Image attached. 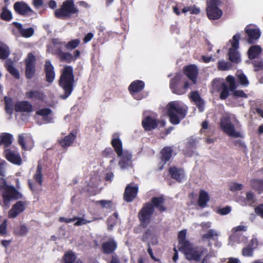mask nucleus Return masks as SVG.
<instances>
[{
  "mask_svg": "<svg viewBox=\"0 0 263 263\" xmlns=\"http://www.w3.org/2000/svg\"><path fill=\"white\" fill-rule=\"evenodd\" d=\"M165 200L163 195L153 197L150 202H146L143 205L138 214V217L142 227L146 228L149 224L155 209L160 213L167 210L166 207L164 205Z\"/></svg>",
  "mask_w": 263,
  "mask_h": 263,
  "instance_id": "nucleus-1",
  "label": "nucleus"
},
{
  "mask_svg": "<svg viewBox=\"0 0 263 263\" xmlns=\"http://www.w3.org/2000/svg\"><path fill=\"white\" fill-rule=\"evenodd\" d=\"M59 85L64 91L63 99H66L72 93L75 86L74 75L71 66L66 65L61 71Z\"/></svg>",
  "mask_w": 263,
  "mask_h": 263,
  "instance_id": "nucleus-2",
  "label": "nucleus"
},
{
  "mask_svg": "<svg viewBox=\"0 0 263 263\" xmlns=\"http://www.w3.org/2000/svg\"><path fill=\"white\" fill-rule=\"evenodd\" d=\"M0 193L3 199V206L6 209L9 208L11 200L22 199L23 195L13 186L7 184L6 181L2 179L0 181Z\"/></svg>",
  "mask_w": 263,
  "mask_h": 263,
  "instance_id": "nucleus-3",
  "label": "nucleus"
},
{
  "mask_svg": "<svg viewBox=\"0 0 263 263\" xmlns=\"http://www.w3.org/2000/svg\"><path fill=\"white\" fill-rule=\"evenodd\" d=\"M166 108L170 122L174 125L179 124L187 114V109L175 101L168 103Z\"/></svg>",
  "mask_w": 263,
  "mask_h": 263,
  "instance_id": "nucleus-4",
  "label": "nucleus"
},
{
  "mask_svg": "<svg viewBox=\"0 0 263 263\" xmlns=\"http://www.w3.org/2000/svg\"><path fill=\"white\" fill-rule=\"evenodd\" d=\"M79 12L73 0H65L63 2L61 7L55 10L54 15L57 18L66 20L70 18L73 14L78 16Z\"/></svg>",
  "mask_w": 263,
  "mask_h": 263,
  "instance_id": "nucleus-5",
  "label": "nucleus"
},
{
  "mask_svg": "<svg viewBox=\"0 0 263 263\" xmlns=\"http://www.w3.org/2000/svg\"><path fill=\"white\" fill-rule=\"evenodd\" d=\"M182 77L180 73H177L170 80V88L173 93L182 95L186 93L187 89L190 86V83L187 81H183Z\"/></svg>",
  "mask_w": 263,
  "mask_h": 263,
  "instance_id": "nucleus-6",
  "label": "nucleus"
},
{
  "mask_svg": "<svg viewBox=\"0 0 263 263\" xmlns=\"http://www.w3.org/2000/svg\"><path fill=\"white\" fill-rule=\"evenodd\" d=\"M221 4L220 0H210L206 2V14L210 20H216L220 18L222 11L218 8Z\"/></svg>",
  "mask_w": 263,
  "mask_h": 263,
  "instance_id": "nucleus-7",
  "label": "nucleus"
},
{
  "mask_svg": "<svg viewBox=\"0 0 263 263\" xmlns=\"http://www.w3.org/2000/svg\"><path fill=\"white\" fill-rule=\"evenodd\" d=\"M220 126L222 131L230 137L234 138L243 137L239 132L235 130V126L229 117L221 118Z\"/></svg>",
  "mask_w": 263,
  "mask_h": 263,
  "instance_id": "nucleus-8",
  "label": "nucleus"
},
{
  "mask_svg": "<svg viewBox=\"0 0 263 263\" xmlns=\"http://www.w3.org/2000/svg\"><path fill=\"white\" fill-rule=\"evenodd\" d=\"M240 35L239 33L235 34L232 40H230L232 47L229 50V59L233 63H238L240 62V55L237 49L239 47V41Z\"/></svg>",
  "mask_w": 263,
  "mask_h": 263,
  "instance_id": "nucleus-9",
  "label": "nucleus"
},
{
  "mask_svg": "<svg viewBox=\"0 0 263 263\" xmlns=\"http://www.w3.org/2000/svg\"><path fill=\"white\" fill-rule=\"evenodd\" d=\"M36 58L32 53H29L25 60V76L28 79H32L35 73Z\"/></svg>",
  "mask_w": 263,
  "mask_h": 263,
  "instance_id": "nucleus-10",
  "label": "nucleus"
},
{
  "mask_svg": "<svg viewBox=\"0 0 263 263\" xmlns=\"http://www.w3.org/2000/svg\"><path fill=\"white\" fill-rule=\"evenodd\" d=\"M145 87V83L141 80H135L132 82L128 86V90L132 96L136 100H139L143 98L141 95L138 94Z\"/></svg>",
  "mask_w": 263,
  "mask_h": 263,
  "instance_id": "nucleus-11",
  "label": "nucleus"
},
{
  "mask_svg": "<svg viewBox=\"0 0 263 263\" xmlns=\"http://www.w3.org/2000/svg\"><path fill=\"white\" fill-rule=\"evenodd\" d=\"M173 149L171 146H165L160 151V162L158 164V170L163 169L164 165L169 161L173 155Z\"/></svg>",
  "mask_w": 263,
  "mask_h": 263,
  "instance_id": "nucleus-12",
  "label": "nucleus"
},
{
  "mask_svg": "<svg viewBox=\"0 0 263 263\" xmlns=\"http://www.w3.org/2000/svg\"><path fill=\"white\" fill-rule=\"evenodd\" d=\"M245 32L247 37V42L250 44H253L259 39L260 36L261 32L259 29L254 28L251 25H247Z\"/></svg>",
  "mask_w": 263,
  "mask_h": 263,
  "instance_id": "nucleus-13",
  "label": "nucleus"
},
{
  "mask_svg": "<svg viewBox=\"0 0 263 263\" xmlns=\"http://www.w3.org/2000/svg\"><path fill=\"white\" fill-rule=\"evenodd\" d=\"M139 188L137 185L128 184L126 185L123 194L124 200L127 202H131L137 197Z\"/></svg>",
  "mask_w": 263,
  "mask_h": 263,
  "instance_id": "nucleus-14",
  "label": "nucleus"
},
{
  "mask_svg": "<svg viewBox=\"0 0 263 263\" xmlns=\"http://www.w3.org/2000/svg\"><path fill=\"white\" fill-rule=\"evenodd\" d=\"M181 251L184 252L185 257L187 260L196 261L200 260L203 253L202 251L198 250L197 248H191L190 246Z\"/></svg>",
  "mask_w": 263,
  "mask_h": 263,
  "instance_id": "nucleus-15",
  "label": "nucleus"
},
{
  "mask_svg": "<svg viewBox=\"0 0 263 263\" xmlns=\"http://www.w3.org/2000/svg\"><path fill=\"white\" fill-rule=\"evenodd\" d=\"M13 8L17 14L22 16H27L33 12L30 7L23 1L15 2Z\"/></svg>",
  "mask_w": 263,
  "mask_h": 263,
  "instance_id": "nucleus-16",
  "label": "nucleus"
},
{
  "mask_svg": "<svg viewBox=\"0 0 263 263\" xmlns=\"http://www.w3.org/2000/svg\"><path fill=\"white\" fill-rule=\"evenodd\" d=\"M18 144L24 151L30 150L34 145V141L32 138L26 134L19 135L17 139Z\"/></svg>",
  "mask_w": 263,
  "mask_h": 263,
  "instance_id": "nucleus-17",
  "label": "nucleus"
},
{
  "mask_svg": "<svg viewBox=\"0 0 263 263\" xmlns=\"http://www.w3.org/2000/svg\"><path fill=\"white\" fill-rule=\"evenodd\" d=\"M5 158L10 162L17 165H21L22 163V159L20 155L17 152H13L9 148L4 151Z\"/></svg>",
  "mask_w": 263,
  "mask_h": 263,
  "instance_id": "nucleus-18",
  "label": "nucleus"
},
{
  "mask_svg": "<svg viewBox=\"0 0 263 263\" xmlns=\"http://www.w3.org/2000/svg\"><path fill=\"white\" fill-rule=\"evenodd\" d=\"M26 203L23 201H18L14 204L12 208L8 212V217L10 218H14L18 214L22 213L26 208Z\"/></svg>",
  "mask_w": 263,
  "mask_h": 263,
  "instance_id": "nucleus-19",
  "label": "nucleus"
},
{
  "mask_svg": "<svg viewBox=\"0 0 263 263\" xmlns=\"http://www.w3.org/2000/svg\"><path fill=\"white\" fill-rule=\"evenodd\" d=\"M159 124V120L151 116H147L142 121V126L146 131L156 129Z\"/></svg>",
  "mask_w": 263,
  "mask_h": 263,
  "instance_id": "nucleus-20",
  "label": "nucleus"
},
{
  "mask_svg": "<svg viewBox=\"0 0 263 263\" xmlns=\"http://www.w3.org/2000/svg\"><path fill=\"white\" fill-rule=\"evenodd\" d=\"M44 72L46 81L49 83L53 82L55 79V73L53 65L49 60H46L44 65Z\"/></svg>",
  "mask_w": 263,
  "mask_h": 263,
  "instance_id": "nucleus-21",
  "label": "nucleus"
},
{
  "mask_svg": "<svg viewBox=\"0 0 263 263\" xmlns=\"http://www.w3.org/2000/svg\"><path fill=\"white\" fill-rule=\"evenodd\" d=\"M183 72L186 77L195 84L198 77V70L196 65L191 64L183 68Z\"/></svg>",
  "mask_w": 263,
  "mask_h": 263,
  "instance_id": "nucleus-22",
  "label": "nucleus"
},
{
  "mask_svg": "<svg viewBox=\"0 0 263 263\" xmlns=\"http://www.w3.org/2000/svg\"><path fill=\"white\" fill-rule=\"evenodd\" d=\"M168 172L171 178L178 182H181L184 178V172L182 168L173 166L170 167Z\"/></svg>",
  "mask_w": 263,
  "mask_h": 263,
  "instance_id": "nucleus-23",
  "label": "nucleus"
},
{
  "mask_svg": "<svg viewBox=\"0 0 263 263\" xmlns=\"http://www.w3.org/2000/svg\"><path fill=\"white\" fill-rule=\"evenodd\" d=\"M14 110L16 112H30L33 110V106L27 101H18L14 105Z\"/></svg>",
  "mask_w": 263,
  "mask_h": 263,
  "instance_id": "nucleus-24",
  "label": "nucleus"
},
{
  "mask_svg": "<svg viewBox=\"0 0 263 263\" xmlns=\"http://www.w3.org/2000/svg\"><path fill=\"white\" fill-rule=\"evenodd\" d=\"M102 252L105 254L113 253L117 248V243L113 239L105 241L102 244Z\"/></svg>",
  "mask_w": 263,
  "mask_h": 263,
  "instance_id": "nucleus-25",
  "label": "nucleus"
},
{
  "mask_svg": "<svg viewBox=\"0 0 263 263\" xmlns=\"http://www.w3.org/2000/svg\"><path fill=\"white\" fill-rule=\"evenodd\" d=\"M52 110L50 108H44L37 110L35 114L42 116L44 123L47 124L52 122L53 118L50 116Z\"/></svg>",
  "mask_w": 263,
  "mask_h": 263,
  "instance_id": "nucleus-26",
  "label": "nucleus"
},
{
  "mask_svg": "<svg viewBox=\"0 0 263 263\" xmlns=\"http://www.w3.org/2000/svg\"><path fill=\"white\" fill-rule=\"evenodd\" d=\"M13 24L18 29L21 35L24 37H30L34 34V30L32 27L24 29L23 28L22 25L18 22H13Z\"/></svg>",
  "mask_w": 263,
  "mask_h": 263,
  "instance_id": "nucleus-27",
  "label": "nucleus"
},
{
  "mask_svg": "<svg viewBox=\"0 0 263 263\" xmlns=\"http://www.w3.org/2000/svg\"><path fill=\"white\" fill-rule=\"evenodd\" d=\"M120 157L121 160L119 162V165L121 168H126L131 165L132 155L130 153L127 151L123 152Z\"/></svg>",
  "mask_w": 263,
  "mask_h": 263,
  "instance_id": "nucleus-28",
  "label": "nucleus"
},
{
  "mask_svg": "<svg viewBox=\"0 0 263 263\" xmlns=\"http://www.w3.org/2000/svg\"><path fill=\"white\" fill-rule=\"evenodd\" d=\"M186 230H182L180 231L178 235V239L179 241V250L182 251L184 249H186L190 246V242L186 239Z\"/></svg>",
  "mask_w": 263,
  "mask_h": 263,
  "instance_id": "nucleus-29",
  "label": "nucleus"
},
{
  "mask_svg": "<svg viewBox=\"0 0 263 263\" xmlns=\"http://www.w3.org/2000/svg\"><path fill=\"white\" fill-rule=\"evenodd\" d=\"M190 98L194 101L200 111H203L204 108V101L200 97L198 91H192Z\"/></svg>",
  "mask_w": 263,
  "mask_h": 263,
  "instance_id": "nucleus-30",
  "label": "nucleus"
},
{
  "mask_svg": "<svg viewBox=\"0 0 263 263\" xmlns=\"http://www.w3.org/2000/svg\"><path fill=\"white\" fill-rule=\"evenodd\" d=\"M55 54L61 62H65L67 63L73 62L72 54L69 52H63L61 48L56 49Z\"/></svg>",
  "mask_w": 263,
  "mask_h": 263,
  "instance_id": "nucleus-31",
  "label": "nucleus"
},
{
  "mask_svg": "<svg viewBox=\"0 0 263 263\" xmlns=\"http://www.w3.org/2000/svg\"><path fill=\"white\" fill-rule=\"evenodd\" d=\"M262 48L258 45H252L248 50V58L250 60L257 58L262 52Z\"/></svg>",
  "mask_w": 263,
  "mask_h": 263,
  "instance_id": "nucleus-32",
  "label": "nucleus"
},
{
  "mask_svg": "<svg viewBox=\"0 0 263 263\" xmlns=\"http://www.w3.org/2000/svg\"><path fill=\"white\" fill-rule=\"evenodd\" d=\"M76 138V135L71 133L68 135L65 136L63 139L59 141V144L63 147L70 146L74 141Z\"/></svg>",
  "mask_w": 263,
  "mask_h": 263,
  "instance_id": "nucleus-33",
  "label": "nucleus"
},
{
  "mask_svg": "<svg viewBox=\"0 0 263 263\" xmlns=\"http://www.w3.org/2000/svg\"><path fill=\"white\" fill-rule=\"evenodd\" d=\"M210 199V198L208 192L203 190H200L198 200V203L199 206L201 208L205 207Z\"/></svg>",
  "mask_w": 263,
  "mask_h": 263,
  "instance_id": "nucleus-34",
  "label": "nucleus"
},
{
  "mask_svg": "<svg viewBox=\"0 0 263 263\" xmlns=\"http://www.w3.org/2000/svg\"><path fill=\"white\" fill-rule=\"evenodd\" d=\"M111 144L118 157H121L123 154L122 143L118 137L112 139Z\"/></svg>",
  "mask_w": 263,
  "mask_h": 263,
  "instance_id": "nucleus-35",
  "label": "nucleus"
},
{
  "mask_svg": "<svg viewBox=\"0 0 263 263\" xmlns=\"http://www.w3.org/2000/svg\"><path fill=\"white\" fill-rule=\"evenodd\" d=\"M13 136L7 133H3L0 135V146L4 145L5 147H8L12 143Z\"/></svg>",
  "mask_w": 263,
  "mask_h": 263,
  "instance_id": "nucleus-36",
  "label": "nucleus"
},
{
  "mask_svg": "<svg viewBox=\"0 0 263 263\" xmlns=\"http://www.w3.org/2000/svg\"><path fill=\"white\" fill-rule=\"evenodd\" d=\"M26 96L30 99H35L43 101L45 99L44 93L39 90H30L26 92Z\"/></svg>",
  "mask_w": 263,
  "mask_h": 263,
  "instance_id": "nucleus-37",
  "label": "nucleus"
},
{
  "mask_svg": "<svg viewBox=\"0 0 263 263\" xmlns=\"http://www.w3.org/2000/svg\"><path fill=\"white\" fill-rule=\"evenodd\" d=\"M5 67L8 71L13 76L15 79L20 78V73L18 70L13 66V63L11 60H8L6 61Z\"/></svg>",
  "mask_w": 263,
  "mask_h": 263,
  "instance_id": "nucleus-38",
  "label": "nucleus"
},
{
  "mask_svg": "<svg viewBox=\"0 0 263 263\" xmlns=\"http://www.w3.org/2000/svg\"><path fill=\"white\" fill-rule=\"evenodd\" d=\"M5 103V109L7 114L12 115L13 112V107H14L13 99L5 96L4 98Z\"/></svg>",
  "mask_w": 263,
  "mask_h": 263,
  "instance_id": "nucleus-39",
  "label": "nucleus"
},
{
  "mask_svg": "<svg viewBox=\"0 0 263 263\" xmlns=\"http://www.w3.org/2000/svg\"><path fill=\"white\" fill-rule=\"evenodd\" d=\"M250 183L251 187L259 194L263 192V180L254 179L251 180Z\"/></svg>",
  "mask_w": 263,
  "mask_h": 263,
  "instance_id": "nucleus-40",
  "label": "nucleus"
},
{
  "mask_svg": "<svg viewBox=\"0 0 263 263\" xmlns=\"http://www.w3.org/2000/svg\"><path fill=\"white\" fill-rule=\"evenodd\" d=\"M0 18L6 22H9L13 18L12 14L11 11L7 8V6H6L2 8Z\"/></svg>",
  "mask_w": 263,
  "mask_h": 263,
  "instance_id": "nucleus-41",
  "label": "nucleus"
},
{
  "mask_svg": "<svg viewBox=\"0 0 263 263\" xmlns=\"http://www.w3.org/2000/svg\"><path fill=\"white\" fill-rule=\"evenodd\" d=\"M254 241L257 242L256 240L252 239L250 243L242 250V254L244 256H252L253 250L255 247H253Z\"/></svg>",
  "mask_w": 263,
  "mask_h": 263,
  "instance_id": "nucleus-42",
  "label": "nucleus"
},
{
  "mask_svg": "<svg viewBox=\"0 0 263 263\" xmlns=\"http://www.w3.org/2000/svg\"><path fill=\"white\" fill-rule=\"evenodd\" d=\"M28 232V229L25 224H22L20 227L14 228L13 234L16 236H24Z\"/></svg>",
  "mask_w": 263,
  "mask_h": 263,
  "instance_id": "nucleus-43",
  "label": "nucleus"
},
{
  "mask_svg": "<svg viewBox=\"0 0 263 263\" xmlns=\"http://www.w3.org/2000/svg\"><path fill=\"white\" fill-rule=\"evenodd\" d=\"M220 93L219 98L220 100H226L230 95L229 87L225 83H222L220 87Z\"/></svg>",
  "mask_w": 263,
  "mask_h": 263,
  "instance_id": "nucleus-44",
  "label": "nucleus"
},
{
  "mask_svg": "<svg viewBox=\"0 0 263 263\" xmlns=\"http://www.w3.org/2000/svg\"><path fill=\"white\" fill-rule=\"evenodd\" d=\"M246 205L249 206H253L256 203V199L255 197L254 194L251 191L248 192L246 193V196L245 199Z\"/></svg>",
  "mask_w": 263,
  "mask_h": 263,
  "instance_id": "nucleus-45",
  "label": "nucleus"
},
{
  "mask_svg": "<svg viewBox=\"0 0 263 263\" xmlns=\"http://www.w3.org/2000/svg\"><path fill=\"white\" fill-rule=\"evenodd\" d=\"M10 54V50L8 46L2 44L0 45V59L6 60Z\"/></svg>",
  "mask_w": 263,
  "mask_h": 263,
  "instance_id": "nucleus-46",
  "label": "nucleus"
},
{
  "mask_svg": "<svg viewBox=\"0 0 263 263\" xmlns=\"http://www.w3.org/2000/svg\"><path fill=\"white\" fill-rule=\"evenodd\" d=\"M218 235V233L213 229H210L207 233L204 234L202 235L201 238L202 239L204 240H210L213 239L215 240V237H217Z\"/></svg>",
  "mask_w": 263,
  "mask_h": 263,
  "instance_id": "nucleus-47",
  "label": "nucleus"
},
{
  "mask_svg": "<svg viewBox=\"0 0 263 263\" xmlns=\"http://www.w3.org/2000/svg\"><path fill=\"white\" fill-rule=\"evenodd\" d=\"M42 167L40 165H38L36 168V172L33 176V178L35 181L37 182L40 185H42L43 180V175L42 173Z\"/></svg>",
  "mask_w": 263,
  "mask_h": 263,
  "instance_id": "nucleus-48",
  "label": "nucleus"
},
{
  "mask_svg": "<svg viewBox=\"0 0 263 263\" xmlns=\"http://www.w3.org/2000/svg\"><path fill=\"white\" fill-rule=\"evenodd\" d=\"M63 259L65 263H73L76 259V256L72 252H67L64 254Z\"/></svg>",
  "mask_w": 263,
  "mask_h": 263,
  "instance_id": "nucleus-49",
  "label": "nucleus"
},
{
  "mask_svg": "<svg viewBox=\"0 0 263 263\" xmlns=\"http://www.w3.org/2000/svg\"><path fill=\"white\" fill-rule=\"evenodd\" d=\"M80 41L78 39L72 40L65 44V47L67 50H72L77 48L80 44Z\"/></svg>",
  "mask_w": 263,
  "mask_h": 263,
  "instance_id": "nucleus-50",
  "label": "nucleus"
},
{
  "mask_svg": "<svg viewBox=\"0 0 263 263\" xmlns=\"http://www.w3.org/2000/svg\"><path fill=\"white\" fill-rule=\"evenodd\" d=\"M218 68L220 70H228L231 68L232 65L229 62L219 61L218 62Z\"/></svg>",
  "mask_w": 263,
  "mask_h": 263,
  "instance_id": "nucleus-51",
  "label": "nucleus"
},
{
  "mask_svg": "<svg viewBox=\"0 0 263 263\" xmlns=\"http://www.w3.org/2000/svg\"><path fill=\"white\" fill-rule=\"evenodd\" d=\"M227 82L229 83L230 91H234L236 88L235 78L231 75L228 76L226 78Z\"/></svg>",
  "mask_w": 263,
  "mask_h": 263,
  "instance_id": "nucleus-52",
  "label": "nucleus"
},
{
  "mask_svg": "<svg viewBox=\"0 0 263 263\" xmlns=\"http://www.w3.org/2000/svg\"><path fill=\"white\" fill-rule=\"evenodd\" d=\"M7 220H4L0 224V235L5 236L7 233Z\"/></svg>",
  "mask_w": 263,
  "mask_h": 263,
  "instance_id": "nucleus-53",
  "label": "nucleus"
},
{
  "mask_svg": "<svg viewBox=\"0 0 263 263\" xmlns=\"http://www.w3.org/2000/svg\"><path fill=\"white\" fill-rule=\"evenodd\" d=\"M75 218H76L77 221L74 223V225L76 226L86 224L91 222L90 220H87L82 217H78L76 216Z\"/></svg>",
  "mask_w": 263,
  "mask_h": 263,
  "instance_id": "nucleus-54",
  "label": "nucleus"
},
{
  "mask_svg": "<svg viewBox=\"0 0 263 263\" xmlns=\"http://www.w3.org/2000/svg\"><path fill=\"white\" fill-rule=\"evenodd\" d=\"M252 65L254 67L255 71H258L263 69V62L258 61H253Z\"/></svg>",
  "mask_w": 263,
  "mask_h": 263,
  "instance_id": "nucleus-55",
  "label": "nucleus"
},
{
  "mask_svg": "<svg viewBox=\"0 0 263 263\" xmlns=\"http://www.w3.org/2000/svg\"><path fill=\"white\" fill-rule=\"evenodd\" d=\"M107 223L108 225V229L111 230L117 223L116 220L113 217L110 216L107 220Z\"/></svg>",
  "mask_w": 263,
  "mask_h": 263,
  "instance_id": "nucleus-56",
  "label": "nucleus"
},
{
  "mask_svg": "<svg viewBox=\"0 0 263 263\" xmlns=\"http://www.w3.org/2000/svg\"><path fill=\"white\" fill-rule=\"evenodd\" d=\"M197 140L193 137H190L187 141L186 146L189 148H194L196 146Z\"/></svg>",
  "mask_w": 263,
  "mask_h": 263,
  "instance_id": "nucleus-57",
  "label": "nucleus"
},
{
  "mask_svg": "<svg viewBox=\"0 0 263 263\" xmlns=\"http://www.w3.org/2000/svg\"><path fill=\"white\" fill-rule=\"evenodd\" d=\"M254 211L255 213L258 215L260 216L261 218H263V204L261 203L256 206L255 209Z\"/></svg>",
  "mask_w": 263,
  "mask_h": 263,
  "instance_id": "nucleus-58",
  "label": "nucleus"
},
{
  "mask_svg": "<svg viewBox=\"0 0 263 263\" xmlns=\"http://www.w3.org/2000/svg\"><path fill=\"white\" fill-rule=\"evenodd\" d=\"M231 211L230 206H227L224 208H222L218 209V213L221 215H225L229 214Z\"/></svg>",
  "mask_w": 263,
  "mask_h": 263,
  "instance_id": "nucleus-59",
  "label": "nucleus"
},
{
  "mask_svg": "<svg viewBox=\"0 0 263 263\" xmlns=\"http://www.w3.org/2000/svg\"><path fill=\"white\" fill-rule=\"evenodd\" d=\"M238 79L240 83L243 85H247L249 81L247 77L244 74H240L238 76Z\"/></svg>",
  "mask_w": 263,
  "mask_h": 263,
  "instance_id": "nucleus-60",
  "label": "nucleus"
},
{
  "mask_svg": "<svg viewBox=\"0 0 263 263\" xmlns=\"http://www.w3.org/2000/svg\"><path fill=\"white\" fill-rule=\"evenodd\" d=\"M242 189L241 184L234 182L230 186V190L232 191H240Z\"/></svg>",
  "mask_w": 263,
  "mask_h": 263,
  "instance_id": "nucleus-61",
  "label": "nucleus"
},
{
  "mask_svg": "<svg viewBox=\"0 0 263 263\" xmlns=\"http://www.w3.org/2000/svg\"><path fill=\"white\" fill-rule=\"evenodd\" d=\"M233 92V95L237 97L247 98V95L242 90H234L232 91Z\"/></svg>",
  "mask_w": 263,
  "mask_h": 263,
  "instance_id": "nucleus-62",
  "label": "nucleus"
},
{
  "mask_svg": "<svg viewBox=\"0 0 263 263\" xmlns=\"http://www.w3.org/2000/svg\"><path fill=\"white\" fill-rule=\"evenodd\" d=\"M7 163L5 160H1L0 161V176H5V167Z\"/></svg>",
  "mask_w": 263,
  "mask_h": 263,
  "instance_id": "nucleus-63",
  "label": "nucleus"
},
{
  "mask_svg": "<svg viewBox=\"0 0 263 263\" xmlns=\"http://www.w3.org/2000/svg\"><path fill=\"white\" fill-rule=\"evenodd\" d=\"M247 227L245 226H238L237 227H234L232 229L233 235H235V233L238 231H246Z\"/></svg>",
  "mask_w": 263,
  "mask_h": 263,
  "instance_id": "nucleus-64",
  "label": "nucleus"
}]
</instances>
